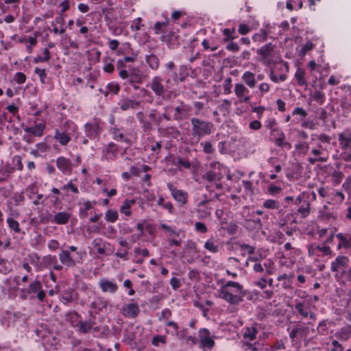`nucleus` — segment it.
<instances>
[{
    "mask_svg": "<svg viewBox=\"0 0 351 351\" xmlns=\"http://www.w3.org/2000/svg\"><path fill=\"white\" fill-rule=\"evenodd\" d=\"M245 295L243 286L234 281H228L219 291V297L232 305H238L243 301Z\"/></svg>",
    "mask_w": 351,
    "mask_h": 351,
    "instance_id": "nucleus-1",
    "label": "nucleus"
},
{
    "mask_svg": "<svg viewBox=\"0 0 351 351\" xmlns=\"http://www.w3.org/2000/svg\"><path fill=\"white\" fill-rule=\"evenodd\" d=\"M191 139L195 143H197L203 136L210 135L213 132V125L211 122L193 117L191 119Z\"/></svg>",
    "mask_w": 351,
    "mask_h": 351,
    "instance_id": "nucleus-2",
    "label": "nucleus"
},
{
    "mask_svg": "<svg viewBox=\"0 0 351 351\" xmlns=\"http://www.w3.org/2000/svg\"><path fill=\"white\" fill-rule=\"evenodd\" d=\"M85 255V252H76L75 254L72 255L69 250H62L59 254V258L62 264L68 267H74L82 262Z\"/></svg>",
    "mask_w": 351,
    "mask_h": 351,
    "instance_id": "nucleus-3",
    "label": "nucleus"
},
{
    "mask_svg": "<svg viewBox=\"0 0 351 351\" xmlns=\"http://www.w3.org/2000/svg\"><path fill=\"white\" fill-rule=\"evenodd\" d=\"M163 78L160 76H154L149 84L151 90L154 93L156 96L164 97L167 87L163 84Z\"/></svg>",
    "mask_w": 351,
    "mask_h": 351,
    "instance_id": "nucleus-4",
    "label": "nucleus"
},
{
    "mask_svg": "<svg viewBox=\"0 0 351 351\" xmlns=\"http://www.w3.org/2000/svg\"><path fill=\"white\" fill-rule=\"evenodd\" d=\"M191 107L181 102L180 104L174 108L173 119L177 121H180L187 119L191 115Z\"/></svg>",
    "mask_w": 351,
    "mask_h": 351,
    "instance_id": "nucleus-5",
    "label": "nucleus"
},
{
    "mask_svg": "<svg viewBox=\"0 0 351 351\" xmlns=\"http://www.w3.org/2000/svg\"><path fill=\"white\" fill-rule=\"evenodd\" d=\"M310 329L301 324H297L289 332V337L293 341L295 338H306L308 336Z\"/></svg>",
    "mask_w": 351,
    "mask_h": 351,
    "instance_id": "nucleus-6",
    "label": "nucleus"
},
{
    "mask_svg": "<svg viewBox=\"0 0 351 351\" xmlns=\"http://www.w3.org/2000/svg\"><path fill=\"white\" fill-rule=\"evenodd\" d=\"M200 339V347L203 348L211 349L214 345L215 341L210 336V332L206 328H202L199 332Z\"/></svg>",
    "mask_w": 351,
    "mask_h": 351,
    "instance_id": "nucleus-7",
    "label": "nucleus"
},
{
    "mask_svg": "<svg viewBox=\"0 0 351 351\" xmlns=\"http://www.w3.org/2000/svg\"><path fill=\"white\" fill-rule=\"evenodd\" d=\"M271 136L273 138L276 145L278 147H288L291 148V144L287 142H285V136L281 130L274 128L271 130Z\"/></svg>",
    "mask_w": 351,
    "mask_h": 351,
    "instance_id": "nucleus-8",
    "label": "nucleus"
},
{
    "mask_svg": "<svg viewBox=\"0 0 351 351\" xmlns=\"http://www.w3.org/2000/svg\"><path fill=\"white\" fill-rule=\"evenodd\" d=\"M56 166L65 175H70L72 172L73 163L71 160L64 156H60L57 158Z\"/></svg>",
    "mask_w": 351,
    "mask_h": 351,
    "instance_id": "nucleus-9",
    "label": "nucleus"
},
{
    "mask_svg": "<svg viewBox=\"0 0 351 351\" xmlns=\"http://www.w3.org/2000/svg\"><path fill=\"white\" fill-rule=\"evenodd\" d=\"M234 93L240 99V102L247 103L250 100V91L243 84H235Z\"/></svg>",
    "mask_w": 351,
    "mask_h": 351,
    "instance_id": "nucleus-10",
    "label": "nucleus"
},
{
    "mask_svg": "<svg viewBox=\"0 0 351 351\" xmlns=\"http://www.w3.org/2000/svg\"><path fill=\"white\" fill-rule=\"evenodd\" d=\"M121 313L125 317H135L139 313L138 306L136 303L127 304L121 308Z\"/></svg>",
    "mask_w": 351,
    "mask_h": 351,
    "instance_id": "nucleus-11",
    "label": "nucleus"
},
{
    "mask_svg": "<svg viewBox=\"0 0 351 351\" xmlns=\"http://www.w3.org/2000/svg\"><path fill=\"white\" fill-rule=\"evenodd\" d=\"M168 187L170 189L173 197L178 203H180L181 205H184L186 203V193L184 192L183 191L174 189L171 184H169Z\"/></svg>",
    "mask_w": 351,
    "mask_h": 351,
    "instance_id": "nucleus-12",
    "label": "nucleus"
},
{
    "mask_svg": "<svg viewBox=\"0 0 351 351\" xmlns=\"http://www.w3.org/2000/svg\"><path fill=\"white\" fill-rule=\"evenodd\" d=\"M349 259L347 256H339L335 258L331 263V270L332 271H338L339 269H343L348 265Z\"/></svg>",
    "mask_w": 351,
    "mask_h": 351,
    "instance_id": "nucleus-13",
    "label": "nucleus"
},
{
    "mask_svg": "<svg viewBox=\"0 0 351 351\" xmlns=\"http://www.w3.org/2000/svg\"><path fill=\"white\" fill-rule=\"evenodd\" d=\"M338 140L342 149H348L351 147V132L345 131L339 134Z\"/></svg>",
    "mask_w": 351,
    "mask_h": 351,
    "instance_id": "nucleus-14",
    "label": "nucleus"
},
{
    "mask_svg": "<svg viewBox=\"0 0 351 351\" xmlns=\"http://www.w3.org/2000/svg\"><path fill=\"white\" fill-rule=\"evenodd\" d=\"M99 287L102 291L110 292L111 293H115L118 289L117 284L107 279H101L99 281Z\"/></svg>",
    "mask_w": 351,
    "mask_h": 351,
    "instance_id": "nucleus-15",
    "label": "nucleus"
},
{
    "mask_svg": "<svg viewBox=\"0 0 351 351\" xmlns=\"http://www.w3.org/2000/svg\"><path fill=\"white\" fill-rule=\"evenodd\" d=\"M71 217V214L67 212H59L56 213L51 221L58 224V225H64L68 223L70 218Z\"/></svg>",
    "mask_w": 351,
    "mask_h": 351,
    "instance_id": "nucleus-16",
    "label": "nucleus"
},
{
    "mask_svg": "<svg viewBox=\"0 0 351 351\" xmlns=\"http://www.w3.org/2000/svg\"><path fill=\"white\" fill-rule=\"evenodd\" d=\"M336 237L339 240L338 248H350L351 247V236L347 234L338 233Z\"/></svg>",
    "mask_w": 351,
    "mask_h": 351,
    "instance_id": "nucleus-17",
    "label": "nucleus"
},
{
    "mask_svg": "<svg viewBox=\"0 0 351 351\" xmlns=\"http://www.w3.org/2000/svg\"><path fill=\"white\" fill-rule=\"evenodd\" d=\"M143 80V75L138 69H133L129 76V81L130 84H141Z\"/></svg>",
    "mask_w": 351,
    "mask_h": 351,
    "instance_id": "nucleus-18",
    "label": "nucleus"
},
{
    "mask_svg": "<svg viewBox=\"0 0 351 351\" xmlns=\"http://www.w3.org/2000/svg\"><path fill=\"white\" fill-rule=\"evenodd\" d=\"M274 46L271 43H268L257 49L256 53L261 56L263 59H267L271 56V52L274 51Z\"/></svg>",
    "mask_w": 351,
    "mask_h": 351,
    "instance_id": "nucleus-19",
    "label": "nucleus"
},
{
    "mask_svg": "<svg viewBox=\"0 0 351 351\" xmlns=\"http://www.w3.org/2000/svg\"><path fill=\"white\" fill-rule=\"evenodd\" d=\"M45 125L38 123L33 127H27L24 129L25 132L32 134L36 136H41L43 134Z\"/></svg>",
    "mask_w": 351,
    "mask_h": 351,
    "instance_id": "nucleus-20",
    "label": "nucleus"
},
{
    "mask_svg": "<svg viewBox=\"0 0 351 351\" xmlns=\"http://www.w3.org/2000/svg\"><path fill=\"white\" fill-rule=\"evenodd\" d=\"M242 80L251 88L255 87L256 84L255 75L250 71L245 72L242 76Z\"/></svg>",
    "mask_w": 351,
    "mask_h": 351,
    "instance_id": "nucleus-21",
    "label": "nucleus"
},
{
    "mask_svg": "<svg viewBox=\"0 0 351 351\" xmlns=\"http://www.w3.org/2000/svg\"><path fill=\"white\" fill-rule=\"evenodd\" d=\"M86 132L88 136L93 138L100 132L99 126L97 123H87L85 125Z\"/></svg>",
    "mask_w": 351,
    "mask_h": 351,
    "instance_id": "nucleus-22",
    "label": "nucleus"
},
{
    "mask_svg": "<svg viewBox=\"0 0 351 351\" xmlns=\"http://www.w3.org/2000/svg\"><path fill=\"white\" fill-rule=\"evenodd\" d=\"M141 102L134 99H125L121 104V109L122 110H128L129 109H136L140 106Z\"/></svg>",
    "mask_w": 351,
    "mask_h": 351,
    "instance_id": "nucleus-23",
    "label": "nucleus"
},
{
    "mask_svg": "<svg viewBox=\"0 0 351 351\" xmlns=\"http://www.w3.org/2000/svg\"><path fill=\"white\" fill-rule=\"evenodd\" d=\"M95 324V322L90 319L88 321L83 322L80 320L77 324V326H79V331L82 333H86L90 330L93 326Z\"/></svg>",
    "mask_w": 351,
    "mask_h": 351,
    "instance_id": "nucleus-24",
    "label": "nucleus"
},
{
    "mask_svg": "<svg viewBox=\"0 0 351 351\" xmlns=\"http://www.w3.org/2000/svg\"><path fill=\"white\" fill-rule=\"evenodd\" d=\"M54 138L62 145H66L71 141L68 134L58 130L55 133Z\"/></svg>",
    "mask_w": 351,
    "mask_h": 351,
    "instance_id": "nucleus-25",
    "label": "nucleus"
},
{
    "mask_svg": "<svg viewBox=\"0 0 351 351\" xmlns=\"http://www.w3.org/2000/svg\"><path fill=\"white\" fill-rule=\"evenodd\" d=\"M136 202L135 199H125L123 202V205L121 206L120 211L124 213L126 216H130L131 215V212L130 210L131 206L134 204Z\"/></svg>",
    "mask_w": 351,
    "mask_h": 351,
    "instance_id": "nucleus-26",
    "label": "nucleus"
},
{
    "mask_svg": "<svg viewBox=\"0 0 351 351\" xmlns=\"http://www.w3.org/2000/svg\"><path fill=\"white\" fill-rule=\"evenodd\" d=\"M258 330L256 328H246L243 333V338L249 341H253L256 339Z\"/></svg>",
    "mask_w": 351,
    "mask_h": 351,
    "instance_id": "nucleus-27",
    "label": "nucleus"
},
{
    "mask_svg": "<svg viewBox=\"0 0 351 351\" xmlns=\"http://www.w3.org/2000/svg\"><path fill=\"white\" fill-rule=\"evenodd\" d=\"M146 62L149 67L154 70L158 69L159 66V60L155 55H149L146 56Z\"/></svg>",
    "mask_w": 351,
    "mask_h": 351,
    "instance_id": "nucleus-28",
    "label": "nucleus"
},
{
    "mask_svg": "<svg viewBox=\"0 0 351 351\" xmlns=\"http://www.w3.org/2000/svg\"><path fill=\"white\" fill-rule=\"evenodd\" d=\"M268 34H269V32L267 30L261 29H260L259 32L255 34L252 36V39L255 42L262 43V42L265 41L267 39Z\"/></svg>",
    "mask_w": 351,
    "mask_h": 351,
    "instance_id": "nucleus-29",
    "label": "nucleus"
},
{
    "mask_svg": "<svg viewBox=\"0 0 351 351\" xmlns=\"http://www.w3.org/2000/svg\"><path fill=\"white\" fill-rule=\"evenodd\" d=\"M245 226L247 228L259 229L261 228L262 223L260 219L254 220L246 219L245 221Z\"/></svg>",
    "mask_w": 351,
    "mask_h": 351,
    "instance_id": "nucleus-30",
    "label": "nucleus"
},
{
    "mask_svg": "<svg viewBox=\"0 0 351 351\" xmlns=\"http://www.w3.org/2000/svg\"><path fill=\"white\" fill-rule=\"evenodd\" d=\"M304 71L302 69H298L295 74V77L297 80L298 84L300 86H304L306 84V82L304 80Z\"/></svg>",
    "mask_w": 351,
    "mask_h": 351,
    "instance_id": "nucleus-31",
    "label": "nucleus"
},
{
    "mask_svg": "<svg viewBox=\"0 0 351 351\" xmlns=\"http://www.w3.org/2000/svg\"><path fill=\"white\" fill-rule=\"evenodd\" d=\"M204 247L213 252L216 253L219 251V247L218 245L215 243V242L213 241V239H208L204 244Z\"/></svg>",
    "mask_w": 351,
    "mask_h": 351,
    "instance_id": "nucleus-32",
    "label": "nucleus"
},
{
    "mask_svg": "<svg viewBox=\"0 0 351 351\" xmlns=\"http://www.w3.org/2000/svg\"><path fill=\"white\" fill-rule=\"evenodd\" d=\"M172 163L174 165H180L185 169H189L191 167V163L188 160H185L180 157L173 158Z\"/></svg>",
    "mask_w": 351,
    "mask_h": 351,
    "instance_id": "nucleus-33",
    "label": "nucleus"
},
{
    "mask_svg": "<svg viewBox=\"0 0 351 351\" xmlns=\"http://www.w3.org/2000/svg\"><path fill=\"white\" fill-rule=\"evenodd\" d=\"M51 58L50 51L48 49H45L43 51V56H37L34 59V63L40 62H47Z\"/></svg>",
    "mask_w": 351,
    "mask_h": 351,
    "instance_id": "nucleus-34",
    "label": "nucleus"
},
{
    "mask_svg": "<svg viewBox=\"0 0 351 351\" xmlns=\"http://www.w3.org/2000/svg\"><path fill=\"white\" fill-rule=\"evenodd\" d=\"M41 283L39 281L36 280L29 285V287L27 289V293H36L41 289Z\"/></svg>",
    "mask_w": 351,
    "mask_h": 351,
    "instance_id": "nucleus-35",
    "label": "nucleus"
},
{
    "mask_svg": "<svg viewBox=\"0 0 351 351\" xmlns=\"http://www.w3.org/2000/svg\"><path fill=\"white\" fill-rule=\"evenodd\" d=\"M204 177L210 182L220 180L221 178L220 174L215 171H207Z\"/></svg>",
    "mask_w": 351,
    "mask_h": 351,
    "instance_id": "nucleus-36",
    "label": "nucleus"
},
{
    "mask_svg": "<svg viewBox=\"0 0 351 351\" xmlns=\"http://www.w3.org/2000/svg\"><path fill=\"white\" fill-rule=\"evenodd\" d=\"M344 175L341 171H334L332 174V180L333 184L338 185L341 183Z\"/></svg>",
    "mask_w": 351,
    "mask_h": 351,
    "instance_id": "nucleus-37",
    "label": "nucleus"
},
{
    "mask_svg": "<svg viewBox=\"0 0 351 351\" xmlns=\"http://www.w3.org/2000/svg\"><path fill=\"white\" fill-rule=\"evenodd\" d=\"M112 134L114 136V138L117 141L129 142L128 139L126 137H125L124 134L123 133L119 132L118 129L117 128H113L112 130Z\"/></svg>",
    "mask_w": 351,
    "mask_h": 351,
    "instance_id": "nucleus-38",
    "label": "nucleus"
},
{
    "mask_svg": "<svg viewBox=\"0 0 351 351\" xmlns=\"http://www.w3.org/2000/svg\"><path fill=\"white\" fill-rule=\"evenodd\" d=\"M312 97L315 101L319 103L320 104H323L325 100L324 93L319 90L315 91L312 94Z\"/></svg>",
    "mask_w": 351,
    "mask_h": 351,
    "instance_id": "nucleus-39",
    "label": "nucleus"
},
{
    "mask_svg": "<svg viewBox=\"0 0 351 351\" xmlns=\"http://www.w3.org/2000/svg\"><path fill=\"white\" fill-rule=\"evenodd\" d=\"M264 207L269 209H278L280 206L278 202L274 199H267L263 204Z\"/></svg>",
    "mask_w": 351,
    "mask_h": 351,
    "instance_id": "nucleus-40",
    "label": "nucleus"
},
{
    "mask_svg": "<svg viewBox=\"0 0 351 351\" xmlns=\"http://www.w3.org/2000/svg\"><path fill=\"white\" fill-rule=\"evenodd\" d=\"M118 218V213L115 210H109L106 213V219L110 222H114Z\"/></svg>",
    "mask_w": 351,
    "mask_h": 351,
    "instance_id": "nucleus-41",
    "label": "nucleus"
},
{
    "mask_svg": "<svg viewBox=\"0 0 351 351\" xmlns=\"http://www.w3.org/2000/svg\"><path fill=\"white\" fill-rule=\"evenodd\" d=\"M7 222L8 223L9 227L11 229L14 230L16 232H20L21 230H20V228H19V223L16 220H14V219H13L12 218H8L7 219Z\"/></svg>",
    "mask_w": 351,
    "mask_h": 351,
    "instance_id": "nucleus-42",
    "label": "nucleus"
},
{
    "mask_svg": "<svg viewBox=\"0 0 351 351\" xmlns=\"http://www.w3.org/2000/svg\"><path fill=\"white\" fill-rule=\"evenodd\" d=\"M56 262V257L52 255H47L43 258V263L45 266L52 265Z\"/></svg>",
    "mask_w": 351,
    "mask_h": 351,
    "instance_id": "nucleus-43",
    "label": "nucleus"
},
{
    "mask_svg": "<svg viewBox=\"0 0 351 351\" xmlns=\"http://www.w3.org/2000/svg\"><path fill=\"white\" fill-rule=\"evenodd\" d=\"M152 343L154 346H158L160 343H166V337L165 336L156 335L153 337Z\"/></svg>",
    "mask_w": 351,
    "mask_h": 351,
    "instance_id": "nucleus-44",
    "label": "nucleus"
},
{
    "mask_svg": "<svg viewBox=\"0 0 351 351\" xmlns=\"http://www.w3.org/2000/svg\"><path fill=\"white\" fill-rule=\"evenodd\" d=\"M140 93L141 94V96L143 97H149V100H146V101L149 104H152L154 101L153 96L152 95V93L147 89L143 88L141 89Z\"/></svg>",
    "mask_w": 351,
    "mask_h": 351,
    "instance_id": "nucleus-45",
    "label": "nucleus"
},
{
    "mask_svg": "<svg viewBox=\"0 0 351 351\" xmlns=\"http://www.w3.org/2000/svg\"><path fill=\"white\" fill-rule=\"evenodd\" d=\"M317 331L318 333L324 335L326 334L327 332V327H326V321H322L319 322L318 327L317 328Z\"/></svg>",
    "mask_w": 351,
    "mask_h": 351,
    "instance_id": "nucleus-46",
    "label": "nucleus"
},
{
    "mask_svg": "<svg viewBox=\"0 0 351 351\" xmlns=\"http://www.w3.org/2000/svg\"><path fill=\"white\" fill-rule=\"evenodd\" d=\"M167 25V22H156L154 25V30L156 34H158L160 33H163L164 30L162 27Z\"/></svg>",
    "mask_w": 351,
    "mask_h": 351,
    "instance_id": "nucleus-47",
    "label": "nucleus"
},
{
    "mask_svg": "<svg viewBox=\"0 0 351 351\" xmlns=\"http://www.w3.org/2000/svg\"><path fill=\"white\" fill-rule=\"evenodd\" d=\"M195 228L197 232L201 233H206L208 231L206 226L202 222H196L195 223Z\"/></svg>",
    "mask_w": 351,
    "mask_h": 351,
    "instance_id": "nucleus-48",
    "label": "nucleus"
},
{
    "mask_svg": "<svg viewBox=\"0 0 351 351\" xmlns=\"http://www.w3.org/2000/svg\"><path fill=\"white\" fill-rule=\"evenodd\" d=\"M201 145L203 146V150L206 154H212L214 152L212 144L210 142L202 143Z\"/></svg>",
    "mask_w": 351,
    "mask_h": 351,
    "instance_id": "nucleus-49",
    "label": "nucleus"
},
{
    "mask_svg": "<svg viewBox=\"0 0 351 351\" xmlns=\"http://www.w3.org/2000/svg\"><path fill=\"white\" fill-rule=\"evenodd\" d=\"M295 309L304 317H306L308 315V312L304 310V304L302 302L295 304Z\"/></svg>",
    "mask_w": 351,
    "mask_h": 351,
    "instance_id": "nucleus-50",
    "label": "nucleus"
},
{
    "mask_svg": "<svg viewBox=\"0 0 351 351\" xmlns=\"http://www.w3.org/2000/svg\"><path fill=\"white\" fill-rule=\"evenodd\" d=\"M14 80L18 84H23L26 80V76L24 73L21 72H18L16 73L14 76Z\"/></svg>",
    "mask_w": 351,
    "mask_h": 351,
    "instance_id": "nucleus-51",
    "label": "nucleus"
},
{
    "mask_svg": "<svg viewBox=\"0 0 351 351\" xmlns=\"http://www.w3.org/2000/svg\"><path fill=\"white\" fill-rule=\"evenodd\" d=\"M80 317V315L75 312V311H73V312H71L70 313H68L67 315H66V318L69 321H70L71 322L73 323L75 322H79L78 321V319Z\"/></svg>",
    "mask_w": 351,
    "mask_h": 351,
    "instance_id": "nucleus-52",
    "label": "nucleus"
},
{
    "mask_svg": "<svg viewBox=\"0 0 351 351\" xmlns=\"http://www.w3.org/2000/svg\"><path fill=\"white\" fill-rule=\"evenodd\" d=\"M35 73L39 75L41 82L45 83V79L47 77L45 70L36 67L35 69Z\"/></svg>",
    "mask_w": 351,
    "mask_h": 351,
    "instance_id": "nucleus-53",
    "label": "nucleus"
},
{
    "mask_svg": "<svg viewBox=\"0 0 351 351\" xmlns=\"http://www.w3.org/2000/svg\"><path fill=\"white\" fill-rule=\"evenodd\" d=\"M242 183L246 191H249L252 194L254 193L252 182L251 181L243 180Z\"/></svg>",
    "mask_w": 351,
    "mask_h": 351,
    "instance_id": "nucleus-54",
    "label": "nucleus"
},
{
    "mask_svg": "<svg viewBox=\"0 0 351 351\" xmlns=\"http://www.w3.org/2000/svg\"><path fill=\"white\" fill-rule=\"evenodd\" d=\"M250 29L248 25L245 24H241L239 27V32L241 35H245L250 32Z\"/></svg>",
    "mask_w": 351,
    "mask_h": 351,
    "instance_id": "nucleus-55",
    "label": "nucleus"
},
{
    "mask_svg": "<svg viewBox=\"0 0 351 351\" xmlns=\"http://www.w3.org/2000/svg\"><path fill=\"white\" fill-rule=\"evenodd\" d=\"M226 49L230 51L237 52L239 50V47L237 43L231 42L227 45Z\"/></svg>",
    "mask_w": 351,
    "mask_h": 351,
    "instance_id": "nucleus-56",
    "label": "nucleus"
},
{
    "mask_svg": "<svg viewBox=\"0 0 351 351\" xmlns=\"http://www.w3.org/2000/svg\"><path fill=\"white\" fill-rule=\"evenodd\" d=\"M134 252L136 255L141 254L144 257H147L149 256V251L147 249L141 250L138 247H136L134 248Z\"/></svg>",
    "mask_w": 351,
    "mask_h": 351,
    "instance_id": "nucleus-57",
    "label": "nucleus"
},
{
    "mask_svg": "<svg viewBox=\"0 0 351 351\" xmlns=\"http://www.w3.org/2000/svg\"><path fill=\"white\" fill-rule=\"evenodd\" d=\"M332 345L333 348L331 349V351H343V346L337 340H333Z\"/></svg>",
    "mask_w": 351,
    "mask_h": 351,
    "instance_id": "nucleus-58",
    "label": "nucleus"
},
{
    "mask_svg": "<svg viewBox=\"0 0 351 351\" xmlns=\"http://www.w3.org/2000/svg\"><path fill=\"white\" fill-rule=\"evenodd\" d=\"M64 22V19L62 14H60L58 16H57L53 21L51 22V25L55 26L57 25H63Z\"/></svg>",
    "mask_w": 351,
    "mask_h": 351,
    "instance_id": "nucleus-59",
    "label": "nucleus"
},
{
    "mask_svg": "<svg viewBox=\"0 0 351 351\" xmlns=\"http://www.w3.org/2000/svg\"><path fill=\"white\" fill-rule=\"evenodd\" d=\"M223 35L226 36L224 41H230L234 39V37L231 35V30L230 29H225L223 31Z\"/></svg>",
    "mask_w": 351,
    "mask_h": 351,
    "instance_id": "nucleus-60",
    "label": "nucleus"
},
{
    "mask_svg": "<svg viewBox=\"0 0 351 351\" xmlns=\"http://www.w3.org/2000/svg\"><path fill=\"white\" fill-rule=\"evenodd\" d=\"M250 128L254 130H258L261 128V123L259 121L254 120L250 123Z\"/></svg>",
    "mask_w": 351,
    "mask_h": 351,
    "instance_id": "nucleus-61",
    "label": "nucleus"
},
{
    "mask_svg": "<svg viewBox=\"0 0 351 351\" xmlns=\"http://www.w3.org/2000/svg\"><path fill=\"white\" fill-rule=\"evenodd\" d=\"M170 285H171L173 289H177L180 287V282L178 279L173 277L170 280Z\"/></svg>",
    "mask_w": 351,
    "mask_h": 351,
    "instance_id": "nucleus-62",
    "label": "nucleus"
},
{
    "mask_svg": "<svg viewBox=\"0 0 351 351\" xmlns=\"http://www.w3.org/2000/svg\"><path fill=\"white\" fill-rule=\"evenodd\" d=\"M241 248L242 250H247L249 254H254L255 251V248L253 246L249 245L247 244L241 245Z\"/></svg>",
    "mask_w": 351,
    "mask_h": 351,
    "instance_id": "nucleus-63",
    "label": "nucleus"
},
{
    "mask_svg": "<svg viewBox=\"0 0 351 351\" xmlns=\"http://www.w3.org/2000/svg\"><path fill=\"white\" fill-rule=\"evenodd\" d=\"M108 88L110 91H111L114 94H117L120 89L119 86L118 84H110L108 86Z\"/></svg>",
    "mask_w": 351,
    "mask_h": 351,
    "instance_id": "nucleus-64",
    "label": "nucleus"
}]
</instances>
